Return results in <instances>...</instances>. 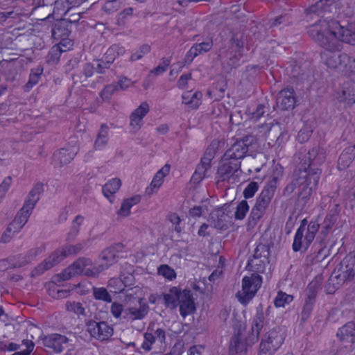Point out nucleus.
<instances>
[{"mask_svg":"<svg viewBox=\"0 0 355 355\" xmlns=\"http://www.w3.org/2000/svg\"><path fill=\"white\" fill-rule=\"evenodd\" d=\"M83 248L82 243L63 246L61 249L55 250L41 263L37 266L31 272L32 277H36L50 270L53 266L60 263L62 261L70 255L76 254Z\"/></svg>","mask_w":355,"mask_h":355,"instance_id":"6","label":"nucleus"},{"mask_svg":"<svg viewBox=\"0 0 355 355\" xmlns=\"http://www.w3.org/2000/svg\"><path fill=\"white\" fill-rule=\"evenodd\" d=\"M157 275L169 282L173 281L177 277L175 270L167 264H162L157 268Z\"/></svg>","mask_w":355,"mask_h":355,"instance_id":"48","label":"nucleus"},{"mask_svg":"<svg viewBox=\"0 0 355 355\" xmlns=\"http://www.w3.org/2000/svg\"><path fill=\"white\" fill-rule=\"evenodd\" d=\"M21 15L14 11L0 12V24L6 28H10L15 27V30H19V27H16L19 23Z\"/></svg>","mask_w":355,"mask_h":355,"instance_id":"34","label":"nucleus"},{"mask_svg":"<svg viewBox=\"0 0 355 355\" xmlns=\"http://www.w3.org/2000/svg\"><path fill=\"white\" fill-rule=\"evenodd\" d=\"M264 320L263 308L259 306L257 308V313L252 321L251 331L248 336V341L250 345H254L258 341L260 332L264 325Z\"/></svg>","mask_w":355,"mask_h":355,"instance_id":"16","label":"nucleus"},{"mask_svg":"<svg viewBox=\"0 0 355 355\" xmlns=\"http://www.w3.org/2000/svg\"><path fill=\"white\" fill-rule=\"evenodd\" d=\"M312 26L329 39L330 33H333L341 44L345 43L355 46V22H348L344 26L334 19L329 20L320 19Z\"/></svg>","mask_w":355,"mask_h":355,"instance_id":"5","label":"nucleus"},{"mask_svg":"<svg viewBox=\"0 0 355 355\" xmlns=\"http://www.w3.org/2000/svg\"><path fill=\"white\" fill-rule=\"evenodd\" d=\"M245 323L243 321L234 320L232 324L234 334L232 337L241 338L243 334L245 331Z\"/></svg>","mask_w":355,"mask_h":355,"instance_id":"62","label":"nucleus"},{"mask_svg":"<svg viewBox=\"0 0 355 355\" xmlns=\"http://www.w3.org/2000/svg\"><path fill=\"white\" fill-rule=\"evenodd\" d=\"M293 300V295L279 291L275 299L274 304L277 307H284L286 304L291 302Z\"/></svg>","mask_w":355,"mask_h":355,"instance_id":"53","label":"nucleus"},{"mask_svg":"<svg viewBox=\"0 0 355 355\" xmlns=\"http://www.w3.org/2000/svg\"><path fill=\"white\" fill-rule=\"evenodd\" d=\"M325 12L352 17L355 15V0H319L305 10L307 18H312V15L323 17Z\"/></svg>","mask_w":355,"mask_h":355,"instance_id":"4","label":"nucleus"},{"mask_svg":"<svg viewBox=\"0 0 355 355\" xmlns=\"http://www.w3.org/2000/svg\"><path fill=\"white\" fill-rule=\"evenodd\" d=\"M171 170V166L166 164L162 166L153 176L150 185L145 189V193L148 196H151L157 193L164 182V178L168 175Z\"/></svg>","mask_w":355,"mask_h":355,"instance_id":"22","label":"nucleus"},{"mask_svg":"<svg viewBox=\"0 0 355 355\" xmlns=\"http://www.w3.org/2000/svg\"><path fill=\"white\" fill-rule=\"evenodd\" d=\"M355 158V144L345 148L340 154L338 160V169L345 170L352 164Z\"/></svg>","mask_w":355,"mask_h":355,"instance_id":"31","label":"nucleus"},{"mask_svg":"<svg viewBox=\"0 0 355 355\" xmlns=\"http://www.w3.org/2000/svg\"><path fill=\"white\" fill-rule=\"evenodd\" d=\"M240 168V163L239 162H234L231 159L226 158V161L220 164L217 171L216 179L219 182L229 181L230 178Z\"/></svg>","mask_w":355,"mask_h":355,"instance_id":"20","label":"nucleus"},{"mask_svg":"<svg viewBox=\"0 0 355 355\" xmlns=\"http://www.w3.org/2000/svg\"><path fill=\"white\" fill-rule=\"evenodd\" d=\"M191 290H182L178 301L180 314L182 317L193 314L196 310L195 299Z\"/></svg>","mask_w":355,"mask_h":355,"instance_id":"19","label":"nucleus"},{"mask_svg":"<svg viewBox=\"0 0 355 355\" xmlns=\"http://www.w3.org/2000/svg\"><path fill=\"white\" fill-rule=\"evenodd\" d=\"M259 190V184L256 182H250L247 187L244 189L243 195L245 199L252 198L257 191Z\"/></svg>","mask_w":355,"mask_h":355,"instance_id":"59","label":"nucleus"},{"mask_svg":"<svg viewBox=\"0 0 355 355\" xmlns=\"http://www.w3.org/2000/svg\"><path fill=\"white\" fill-rule=\"evenodd\" d=\"M233 43L236 45V49L234 50V54L230 57L227 64L230 66V69L236 68L239 66V62L243 55V42L242 40H235L232 37V40Z\"/></svg>","mask_w":355,"mask_h":355,"instance_id":"38","label":"nucleus"},{"mask_svg":"<svg viewBox=\"0 0 355 355\" xmlns=\"http://www.w3.org/2000/svg\"><path fill=\"white\" fill-rule=\"evenodd\" d=\"M182 103L189 109L197 110L202 103V94L200 91H186L182 95Z\"/></svg>","mask_w":355,"mask_h":355,"instance_id":"27","label":"nucleus"},{"mask_svg":"<svg viewBox=\"0 0 355 355\" xmlns=\"http://www.w3.org/2000/svg\"><path fill=\"white\" fill-rule=\"evenodd\" d=\"M198 55V54L196 53L195 48L191 46L187 53L183 61L178 62L173 64L172 69L170 71V75L173 76L178 74L182 70L185 65L191 64L193 59Z\"/></svg>","mask_w":355,"mask_h":355,"instance_id":"35","label":"nucleus"},{"mask_svg":"<svg viewBox=\"0 0 355 355\" xmlns=\"http://www.w3.org/2000/svg\"><path fill=\"white\" fill-rule=\"evenodd\" d=\"M268 263L269 257L259 259L258 257H252L249 258L246 267L249 270L258 273H263L266 270V264Z\"/></svg>","mask_w":355,"mask_h":355,"instance_id":"37","label":"nucleus"},{"mask_svg":"<svg viewBox=\"0 0 355 355\" xmlns=\"http://www.w3.org/2000/svg\"><path fill=\"white\" fill-rule=\"evenodd\" d=\"M125 53V48L119 44L112 45L105 53V58H107V62H112L116 57L123 55Z\"/></svg>","mask_w":355,"mask_h":355,"instance_id":"49","label":"nucleus"},{"mask_svg":"<svg viewBox=\"0 0 355 355\" xmlns=\"http://www.w3.org/2000/svg\"><path fill=\"white\" fill-rule=\"evenodd\" d=\"M65 41L63 40L58 44L51 47L46 56V62L49 64H57L61 57L62 53L66 51L67 49H62L61 46H66Z\"/></svg>","mask_w":355,"mask_h":355,"instance_id":"40","label":"nucleus"},{"mask_svg":"<svg viewBox=\"0 0 355 355\" xmlns=\"http://www.w3.org/2000/svg\"><path fill=\"white\" fill-rule=\"evenodd\" d=\"M274 195L272 193L266 190H261L250 214V219L252 221L257 223L263 217Z\"/></svg>","mask_w":355,"mask_h":355,"instance_id":"12","label":"nucleus"},{"mask_svg":"<svg viewBox=\"0 0 355 355\" xmlns=\"http://www.w3.org/2000/svg\"><path fill=\"white\" fill-rule=\"evenodd\" d=\"M122 288H139L138 286H132L135 284V276L132 272H121L120 275Z\"/></svg>","mask_w":355,"mask_h":355,"instance_id":"51","label":"nucleus"},{"mask_svg":"<svg viewBox=\"0 0 355 355\" xmlns=\"http://www.w3.org/2000/svg\"><path fill=\"white\" fill-rule=\"evenodd\" d=\"M43 72L44 67L42 65H38L36 67L31 69L28 81L24 86L26 91L31 89L39 83Z\"/></svg>","mask_w":355,"mask_h":355,"instance_id":"43","label":"nucleus"},{"mask_svg":"<svg viewBox=\"0 0 355 355\" xmlns=\"http://www.w3.org/2000/svg\"><path fill=\"white\" fill-rule=\"evenodd\" d=\"M69 339L64 335L51 334L42 339L43 345L55 353H61L68 347Z\"/></svg>","mask_w":355,"mask_h":355,"instance_id":"17","label":"nucleus"},{"mask_svg":"<svg viewBox=\"0 0 355 355\" xmlns=\"http://www.w3.org/2000/svg\"><path fill=\"white\" fill-rule=\"evenodd\" d=\"M81 2L80 0H56L54 2V7L52 12L41 19V21H66V17L72 10L73 8L80 6Z\"/></svg>","mask_w":355,"mask_h":355,"instance_id":"10","label":"nucleus"},{"mask_svg":"<svg viewBox=\"0 0 355 355\" xmlns=\"http://www.w3.org/2000/svg\"><path fill=\"white\" fill-rule=\"evenodd\" d=\"M248 341V337L243 341L242 338L232 337L229 349V355H243L248 346H251Z\"/></svg>","mask_w":355,"mask_h":355,"instance_id":"33","label":"nucleus"},{"mask_svg":"<svg viewBox=\"0 0 355 355\" xmlns=\"http://www.w3.org/2000/svg\"><path fill=\"white\" fill-rule=\"evenodd\" d=\"M257 290H238L236 297L243 306H246L255 296Z\"/></svg>","mask_w":355,"mask_h":355,"instance_id":"47","label":"nucleus"},{"mask_svg":"<svg viewBox=\"0 0 355 355\" xmlns=\"http://www.w3.org/2000/svg\"><path fill=\"white\" fill-rule=\"evenodd\" d=\"M211 156L209 157L204 156L201 158L200 164L197 165L191 178L193 184H199L206 177L207 171L211 168Z\"/></svg>","mask_w":355,"mask_h":355,"instance_id":"24","label":"nucleus"},{"mask_svg":"<svg viewBox=\"0 0 355 355\" xmlns=\"http://www.w3.org/2000/svg\"><path fill=\"white\" fill-rule=\"evenodd\" d=\"M83 216L80 215H78L77 216H76L75 219L73 220L72 226L68 235L69 239H73L78 235L80 231V227L83 223Z\"/></svg>","mask_w":355,"mask_h":355,"instance_id":"57","label":"nucleus"},{"mask_svg":"<svg viewBox=\"0 0 355 355\" xmlns=\"http://www.w3.org/2000/svg\"><path fill=\"white\" fill-rule=\"evenodd\" d=\"M66 309L68 311L73 312L77 315H85V309L80 302H67Z\"/></svg>","mask_w":355,"mask_h":355,"instance_id":"58","label":"nucleus"},{"mask_svg":"<svg viewBox=\"0 0 355 355\" xmlns=\"http://www.w3.org/2000/svg\"><path fill=\"white\" fill-rule=\"evenodd\" d=\"M108 126L105 123H103L101 125L96 139L94 142V147L95 150H102L106 146L108 141Z\"/></svg>","mask_w":355,"mask_h":355,"instance_id":"44","label":"nucleus"},{"mask_svg":"<svg viewBox=\"0 0 355 355\" xmlns=\"http://www.w3.org/2000/svg\"><path fill=\"white\" fill-rule=\"evenodd\" d=\"M319 229L320 224L318 221L311 219L309 221L306 231H302L298 236L296 231L292 243L293 251L294 252H306L314 241Z\"/></svg>","mask_w":355,"mask_h":355,"instance_id":"9","label":"nucleus"},{"mask_svg":"<svg viewBox=\"0 0 355 355\" xmlns=\"http://www.w3.org/2000/svg\"><path fill=\"white\" fill-rule=\"evenodd\" d=\"M315 290H309L306 295L304 304L301 313V320L303 322H306L311 316L316 298Z\"/></svg>","mask_w":355,"mask_h":355,"instance_id":"30","label":"nucleus"},{"mask_svg":"<svg viewBox=\"0 0 355 355\" xmlns=\"http://www.w3.org/2000/svg\"><path fill=\"white\" fill-rule=\"evenodd\" d=\"M227 89V82L224 78H220L215 83L207 90V95L214 101H220L224 96Z\"/></svg>","mask_w":355,"mask_h":355,"instance_id":"28","label":"nucleus"},{"mask_svg":"<svg viewBox=\"0 0 355 355\" xmlns=\"http://www.w3.org/2000/svg\"><path fill=\"white\" fill-rule=\"evenodd\" d=\"M44 191L42 182L36 183L29 192L22 208L17 214L13 220L8 225L1 237V243H7L12 236L18 233L27 223L32 211L40 198V194Z\"/></svg>","mask_w":355,"mask_h":355,"instance_id":"3","label":"nucleus"},{"mask_svg":"<svg viewBox=\"0 0 355 355\" xmlns=\"http://www.w3.org/2000/svg\"><path fill=\"white\" fill-rule=\"evenodd\" d=\"M92 261L91 259L82 257L76 259L72 264L64 269L60 273L53 275L51 278V282L58 284L62 282L70 279L71 277L85 275L88 277H94L96 271L92 270Z\"/></svg>","mask_w":355,"mask_h":355,"instance_id":"7","label":"nucleus"},{"mask_svg":"<svg viewBox=\"0 0 355 355\" xmlns=\"http://www.w3.org/2000/svg\"><path fill=\"white\" fill-rule=\"evenodd\" d=\"M121 186V182L119 178H112L102 188L104 196L113 203L115 200V193Z\"/></svg>","mask_w":355,"mask_h":355,"instance_id":"32","label":"nucleus"},{"mask_svg":"<svg viewBox=\"0 0 355 355\" xmlns=\"http://www.w3.org/2000/svg\"><path fill=\"white\" fill-rule=\"evenodd\" d=\"M139 307H129L123 311V318L135 320H141L148 314L149 307L147 304L142 303V299L139 300Z\"/></svg>","mask_w":355,"mask_h":355,"instance_id":"26","label":"nucleus"},{"mask_svg":"<svg viewBox=\"0 0 355 355\" xmlns=\"http://www.w3.org/2000/svg\"><path fill=\"white\" fill-rule=\"evenodd\" d=\"M213 46V40L211 37H207L205 41L202 42L200 43L195 44L192 46L193 48H195L196 50V53L198 55L208 52Z\"/></svg>","mask_w":355,"mask_h":355,"instance_id":"56","label":"nucleus"},{"mask_svg":"<svg viewBox=\"0 0 355 355\" xmlns=\"http://www.w3.org/2000/svg\"><path fill=\"white\" fill-rule=\"evenodd\" d=\"M55 22L51 27L52 37L55 40H64L62 37L69 35V29L66 27H62V24L66 21H55Z\"/></svg>","mask_w":355,"mask_h":355,"instance_id":"46","label":"nucleus"},{"mask_svg":"<svg viewBox=\"0 0 355 355\" xmlns=\"http://www.w3.org/2000/svg\"><path fill=\"white\" fill-rule=\"evenodd\" d=\"M125 248V247L123 244L119 243L103 250L100 256L103 261V269L113 265L119 259L126 257V255H123Z\"/></svg>","mask_w":355,"mask_h":355,"instance_id":"14","label":"nucleus"},{"mask_svg":"<svg viewBox=\"0 0 355 355\" xmlns=\"http://www.w3.org/2000/svg\"><path fill=\"white\" fill-rule=\"evenodd\" d=\"M277 101L282 110H288L294 108L296 103L294 89L292 87H287L282 89L278 94Z\"/></svg>","mask_w":355,"mask_h":355,"instance_id":"21","label":"nucleus"},{"mask_svg":"<svg viewBox=\"0 0 355 355\" xmlns=\"http://www.w3.org/2000/svg\"><path fill=\"white\" fill-rule=\"evenodd\" d=\"M336 336L340 340L352 344L355 343V322L354 321L347 322L338 329Z\"/></svg>","mask_w":355,"mask_h":355,"instance_id":"29","label":"nucleus"},{"mask_svg":"<svg viewBox=\"0 0 355 355\" xmlns=\"http://www.w3.org/2000/svg\"><path fill=\"white\" fill-rule=\"evenodd\" d=\"M263 282L262 277L258 272H254L250 276H244L242 279L241 288H260Z\"/></svg>","mask_w":355,"mask_h":355,"instance_id":"41","label":"nucleus"},{"mask_svg":"<svg viewBox=\"0 0 355 355\" xmlns=\"http://www.w3.org/2000/svg\"><path fill=\"white\" fill-rule=\"evenodd\" d=\"M323 158L324 155L320 154L319 148H313L309 150L307 167L300 171L299 177L293 182L295 187H302L300 196L304 201L309 199L318 184L322 171L314 166L320 164V160ZM304 164H306V162Z\"/></svg>","mask_w":355,"mask_h":355,"instance_id":"2","label":"nucleus"},{"mask_svg":"<svg viewBox=\"0 0 355 355\" xmlns=\"http://www.w3.org/2000/svg\"><path fill=\"white\" fill-rule=\"evenodd\" d=\"M182 290H169L167 293L163 294L164 304L166 308L175 309L178 306V301Z\"/></svg>","mask_w":355,"mask_h":355,"instance_id":"45","label":"nucleus"},{"mask_svg":"<svg viewBox=\"0 0 355 355\" xmlns=\"http://www.w3.org/2000/svg\"><path fill=\"white\" fill-rule=\"evenodd\" d=\"M313 128L311 125L307 123H304L303 127L300 129L297 135V141L300 143L306 142L312 135Z\"/></svg>","mask_w":355,"mask_h":355,"instance_id":"50","label":"nucleus"},{"mask_svg":"<svg viewBox=\"0 0 355 355\" xmlns=\"http://www.w3.org/2000/svg\"><path fill=\"white\" fill-rule=\"evenodd\" d=\"M286 337V331L283 327H275L263 336L259 355H273L282 345Z\"/></svg>","mask_w":355,"mask_h":355,"instance_id":"8","label":"nucleus"},{"mask_svg":"<svg viewBox=\"0 0 355 355\" xmlns=\"http://www.w3.org/2000/svg\"><path fill=\"white\" fill-rule=\"evenodd\" d=\"M150 110L147 102H142L130 115V132H137L143 125V119Z\"/></svg>","mask_w":355,"mask_h":355,"instance_id":"18","label":"nucleus"},{"mask_svg":"<svg viewBox=\"0 0 355 355\" xmlns=\"http://www.w3.org/2000/svg\"><path fill=\"white\" fill-rule=\"evenodd\" d=\"M78 148L76 146H71L69 148H63L53 155L54 162H58L60 165L67 164L73 159L78 153Z\"/></svg>","mask_w":355,"mask_h":355,"instance_id":"23","label":"nucleus"},{"mask_svg":"<svg viewBox=\"0 0 355 355\" xmlns=\"http://www.w3.org/2000/svg\"><path fill=\"white\" fill-rule=\"evenodd\" d=\"M340 212V207L339 204H335L334 207H332L329 213L326 215L322 226L324 227L326 229L331 230L333 229L334 225L337 222L338 219V216Z\"/></svg>","mask_w":355,"mask_h":355,"instance_id":"39","label":"nucleus"},{"mask_svg":"<svg viewBox=\"0 0 355 355\" xmlns=\"http://www.w3.org/2000/svg\"><path fill=\"white\" fill-rule=\"evenodd\" d=\"M87 331L94 338L105 341L113 335L114 329L106 322L90 320L87 323Z\"/></svg>","mask_w":355,"mask_h":355,"instance_id":"13","label":"nucleus"},{"mask_svg":"<svg viewBox=\"0 0 355 355\" xmlns=\"http://www.w3.org/2000/svg\"><path fill=\"white\" fill-rule=\"evenodd\" d=\"M331 231V230L326 229L324 227L322 226V228L319 232V234L317 236V240L320 243V248L315 257L317 261H322L327 257V254L322 255V254L326 250L327 240L329 237Z\"/></svg>","mask_w":355,"mask_h":355,"instance_id":"36","label":"nucleus"},{"mask_svg":"<svg viewBox=\"0 0 355 355\" xmlns=\"http://www.w3.org/2000/svg\"><path fill=\"white\" fill-rule=\"evenodd\" d=\"M171 62V58H164L160 64L150 71L149 74L148 75V78H150L152 75L160 76L164 73L167 70Z\"/></svg>","mask_w":355,"mask_h":355,"instance_id":"52","label":"nucleus"},{"mask_svg":"<svg viewBox=\"0 0 355 355\" xmlns=\"http://www.w3.org/2000/svg\"><path fill=\"white\" fill-rule=\"evenodd\" d=\"M355 256L352 254H347L340 263L333 270L331 277L340 282H347L354 277Z\"/></svg>","mask_w":355,"mask_h":355,"instance_id":"11","label":"nucleus"},{"mask_svg":"<svg viewBox=\"0 0 355 355\" xmlns=\"http://www.w3.org/2000/svg\"><path fill=\"white\" fill-rule=\"evenodd\" d=\"M30 257L27 256L10 257L0 260V271H5L10 268H20L30 263Z\"/></svg>","mask_w":355,"mask_h":355,"instance_id":"25","label":"nucleus"},{"mask_svg":"<svg viewBox=\"0 0 355 355\" xmlns=\"http://www.w3.org/2000/svg\"><path fill=\"white\" fill-rule=\"evenodd\" d=\"M345 206L351 209L355 207V186L350 189L345 194Z\"/></svg>","mask_w":355,"mask_h":355,"instance_id":"64","label":"nucleus"},{"mask_svg":"<svg viewBox=\"0 0 355 355\" xmlns=\"http://www.w3.org/2000/svg\"><path fill=\"white\" fill-rule=\"evenodd\" d=\"M150 331L155 336L157 343H158L161 347L166 344V334L164 329L162 328H157L156 329L150 328Z\"/></svg>","mask_w":355,"mask_h":355,"instance_id":"60","label":"nucleus"},{"mask_svg":"<svg viewBox=\"0 0 355 355\" xmlns=\"http://www.w3.org/2000/svg\"><path fill=\"white\" fill-rule=\"evenodd\" d=\"M308 35L324 49L320 53L322 63L328 68L344 73L349 80L343 83L340 92H336L334 99L343 103L344 107L355 103V58L347 53L337 54L343 49V44L333 33L330 39L313 27H307Z\"/></svg>","mask_w":355,"mask_h":355,"instance_id":"1","label":"nucleus"},{"mask_svg":"<svg viewBox=\"0 0 355 355\" xmlns=\"http://www.w3.org/2000/svg\"><path fill=\"white\" fill-rule=\"evenodd\" d=\"M116 90L117 85L114 83L106 85L100 92V96L103 101L109 100Z\"/></svg>","mask_w":355,"mask_h":355,"instance_id":"63","label":"nucleus"},{"mask_svg":"<svg viewBox=\"0 0 355 355\" xmlns=\"http://www.w3.org/2000/svg\"><path fill=\"white\" fill-rule=\"evenodd\" d=\"M270 250L268 247L264 244L259 243L255 249L252 257H259V259H265L269 257Z\"/></svg>","mask_w":355,"mask_h":355,"instance_id":"61","label":"nucleus"},{"mask_svg":"<svg viewBox=\"0 0 355 355\" xmlns=\"http://www.w3.org/2000/svg\"><path fill=\"white\" fill-rule=\"evenodd\" d=\"M144 341L141 345V348L146 352L150 351L153 347L152 345L157 343L155 336L150 331V327H148L147 331L144 334Z\"/></svg>","mask_w":355,"mask_h":355,"instance_id":"55","label":"nucleus"},{"mask_svg":"<svg viewBox=\"0 0 355 355\" xmlns=\"http://www.w3.org/2000/svg\"><path fill=\"white\" fill-rule=\"evenodd\" d=\"M302 62L292 59L288 66L286 67V72L291 78L302 79L304 71L302 69Z\"/></svg>","mask_w":355,"mask_h":355,"instance_id":"42","label":"nucleus"},{"mask_svg":"<svg viewBox=\"0 0 355 355\" xmlns=\"http://www.w3.org/2000/svg\"><path fill=\"white\" fill-rule=\"evenodd\" d=\"M249 211V205L245 200H241L236 206L235 211V218L237 220H243L245 218Z\"/></svg>","mask_w":355,"mask_h":355,"instance_id":"54","label":"nucleus"},{"mask_svg":"<svg viewBox=\"0 0 355 355\" xmlns=\"http://www.w3.org/2000/svg\"><path fill=\"white\" fill-rule=\"evenodd\" d=\"M250 136H245L242 139L235 141L225 153V157L234 162L243 159L248 150L250 144Z\"/></svg>","mask_w":355,"mask_h":355,"instance_id":"15","label":"nucleus"}]
</instances>
